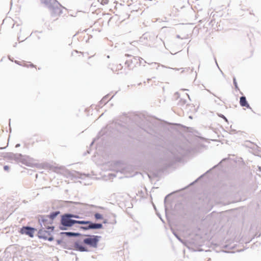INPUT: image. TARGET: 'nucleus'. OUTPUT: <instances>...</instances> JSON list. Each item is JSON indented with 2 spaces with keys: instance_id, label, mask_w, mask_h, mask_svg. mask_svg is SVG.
Segmentation results:
<instances>
[{
  "instance_id": "nucleus-1",
  "label": "nucleus",
  "mask_w": 261,
  "mask_h": 261,
  "mask_svg": "<svg viewBox=\"0 0 261 261\" xmlns=\"http://www.w3.org/2000/svg\"><path fill=\"white\" fill-rule=\"evenodd\" d=\"M192 152L193 149L187 145L174 147L171 151L167 152L163 170H166L175 163L180 162L185 156Z\"/></svg>"
},
{
  "instance_id": "nucleus-2",
  "label": "nucleus",
  "mask_w": 261,
  "mask_h": 261,
  "mask_svg": "<svg viewBox=\"0 0 261 261\" xmlns=\"http://www.w3.org/2000/svg\"><path fill=\"white\" fill-rule=\"evenodd\" d=\"M61 214L59 210L51 211L48 215H38L36 217L40 227L46 228L49 225H52L54 220Z\"/></svg>"
},
{
  "instance_id": "nucleus-3",
  "label": "nucleus",
  "mask_w": 261,
  "mask_h": 261,
  "mask_svg": "<svg viewBox=\"0 0 261 261\" xmlns=\"http://www.w3.org/2000/svg\"><path fill=\"white\" fill-rule=\"evenodd\" d=\"M67 213H65L60 216V221L59 224V228L61 230H67L73 226V219Z\"/></svg>"
},
{
  "instance_id": "nucleus-4",
  "label": "nucleus",
  "mask_w": 261,
  "mask_h": 261,
  "mask_svg": "<svg viewBox=\"0 0 261 261\" xmlns=\"http://www.w3.org/2000/svg\"><path fill=\"white\" fill-rule=\"evenodd\" d=\"M83 236L87 237L83 241V243L90 247L96 248L98 246V242L101 238L100 236L83 234Z\"/></svg>"
},
{
  "instance_id": "nucleus-5",
  "label": "nucleus",
  "mask_w": 261,
  "mask_h": 261,
  "mask_svg": "<svg viewBox=\"0 0 261 261\" xmlns=\"http://www.w3.org/2000/svg\"><path fill=\"white\" fill-rule=\"evenodd\" d=\"M61 8L65 9L57 0H53V3L51 4L48 8L51 16L55 17L60 16L62 13Z\"/></svg>"
},
{
  "instance_id": "nucleus-6",
  "label": "nucleus",
  "mask_w": 261,
  "mask_h": 261,
  "mask_svg": "<svg viewBox=\"0 0 261 261\" xmlns=\"http://www.w3.org/2000/svg\"><path fill=\"white\" fill-rule=\"evenodd\" d=\"M37 237L39 239H42L45 241L51 242L54 240L55 238L53 234H51L45 228L40 227L37 231Z\"/></svg>"
},
{
  "instance_id": "nucleus-7",
  "label": "nucleus",
  "mask_w": 261,
  "mask_h": 261,
  "mask_svg": "<svg viewBox=\"0 0 261 261\" xmlns=\"http://www.w3.org/2000/svg\"><path fill=\"white\" fill-rule=\"evenodd\" d=\"M125 56L131 58L130 59L126 60L125 62V64L127 65V67L129 69H133L136 67V65L138 64L140 65L141 64V59L143 60L142 58L137 57H132L131 55L127 54L125 55Z\"/></svg>"
},
{
  "instance_id": "nucleus-8",
  "label": "nucleus",
  "mask_w": 261,
  "mask_h": 261,
  "mask_svg": "<svg viewBox=\"0 0 261 261\" xmlns=\"http://www.w3.org/2000/svg\"><path fill=\"white\" fill-rule=\"evenodd\" d=\"M37 231V228L29 225L23 226L19 230V232L21 234H25L30 238H33L34 237V233Z\"/></svg>"
},
{
  "instance_id": "nucleus-9",
  "label": "nucleus",
  "mask_w": 261,
  "mask_h": 261,
  "mask_svg": "<svg viewBox=\"0 0 261 261\" xmlns=\"http://www.w3.org/2000/svg\"><path fill=\"white\" fill-rule=\"evenodd\" d=\"M5 158L10 160H14L17 162H19L24 164L25 160L23 158V156L21 153H14L13 152H7L4 155Z\"/></svg>"
},
{
  "instance_id": "nucleus-10",
  "label": "nucleus",
  "mask_w": 261,
  "mask_h": 261,
  "mask_svg": "<svg viewBox=\"0 0 261 261\" xmlns=\"http://www.w3.org/2000/svg\"><path fill=\"white\" fill-rule=\"evenodd\" d=\"M73 249L80 252H89L88 248L81 244L80 240L76 241L73 244H72Z\"/></svg>"
},
{
  "instance_id": "nucleus-11",
  "label": "nucleus",
  "mask_w": 261,
  "mask_h": 261,
  "mask_svg": "<svg viewBox=\"0 0 261 261\" xmlns=\"http://www.w3.org/2000/svg\"><path fill=\"white\" fill-rule=\"evenodd\" d=\"M240 104L241 107H246L248 109H251L245 96H242L240 98Z\"/></svg>"
},
{
  "instance_id": "nucleus-12",
  "label": "nucleus",
  "mask_w": 261,
  "mask_h": 261,
  "mask_svg": "<svg viewBox=\"0 0 261 261\" xmlns=\"http://www.w3.org/2000/svg\"><path fill=\"white\" fill-rule=\"evenodd\" d=\"M88 222L89 223H88L84 226H77V227L79 228L80 229H82L84 231H87L91 229L93 230L92 221L89 220Z\"/></svg>"
},
{
  "instance_id": "nucleus-13",
  "label": "nucleus",
  "mask_w": 261,
  "mask_h": 261,
  "mask_svg": "<svg viewBox=\"0 0 261 261\" xmlns=\"http://www.w3.org/2000/svg\"><path fill=\"white\" fill-rule=\"evenodd\" d=\"M150 34L149 33H145L140 38L139 41L143 43H146L145 41L150 40Z\"/></svg>"
},
{
  "instance_id": "nucleus-14",
  "label": "nucleus",
  "mask_w": 261,
  "mask_h": 261,
  "mask_svg": "<svg viewBox=\"0 0 261 261\" xmlns=\"http://www.w3.org/2000/svg\"><path fill=\"white\" fill-rule=\"evenodd\" d=\"M67 237L68 238H72V237H78L83 236V234H82L78 232H71V231H68L67 232Z\"/></svg>"
},
{
  "instance_id": "nucleus-15",
  "label": "nucleus",
  "mask_w": 261,
  "mask_h": 261,
  "mask_svg": "<svg viewBox=\"0 0 261 261\" xmlns=\"http://www.w3.org/2000/svg\"><path fill=\"white\" fill-rule=\"evenodd\" d=\"M93 230L100 229L103 228L102 223H96L92 221Z\"/></svg>"
},
{
  "instance_id": "nucleus-16",
  "label": "nucleus",
  "mask_w": 261,
  "mask_h": 261,
  "mask_svg": "<svg viewBox=\"0 0 261 261\" xmlns=\"http://www.w3.org/2000/svg\"><path fill=\"white\" fill-rule=\"evenodd\" d=\"M108 97H109V94H107V95L105 96L101 99V100L99 101L98 106L99 107H101L102 105H106L108 102V101H109L108 100Z\"/></svg>"
},
{
  "instance_id": "nucleus-17",
  "label": "nucleus",
  "mask_w": 261,
  "mask_h": 261,
  "mask_svg": "<svg viewBox=\"0 0 261 261\" xmlns=\"http://www.w3.org/2000/svg\"><path fill=\"white\" fill-rule=\"evenodd\" d=\"M218 165H215L212 168L209 169L208 170H207L205 173H204L203 174L200 175L198 178H197L195 180H194L193 182H191L190 185H194L195 183L197 182L198 181V180L199 179H200V178H202L204 175L205 174H206V173L210 172L213 169L216 168Z\"/></svg>"
},
{
  "instance_id": "nucleus-18",
  "label": "nucleus",
  "mask_w": 261,
  "mask_h": 261,
  "mask_svg": "<svg viewBox=\"0 0 261 261\" xmlns=\"http://www.w3.org/2000/svg\"><path fill=\"white\" fill-rule=\"evenodd\" d=\"M61 247L65 249H68V250L73 249L72 245H70L68 244L65 242H63V244L61 245Z\"/></svg>"
},
{
  "instance_id": "nucleus-19",
  "label": "nucleus",
  "mask_w": 261,
  "mask_h": 261,
  "mask_svg": "<svg viewBox=\"0 0 261 261\" xmlns=\"http://www.w3.org/2000/svg\"><path fill=\"white\" fill-rule=\"evenodd\" d=\"M41 3L44 4L48 8L49 5L53 3V0H40Z\"/></svg>"
},
{
  "instance_id": "nucleus-20",
  "label": "nucleus",
  "mask_w": 261,
  "mask_h": 261,
  "mask_svg": "<svg viewBox=\"0 0 261 261\" xmlns=\"http://www.w3.org/2000/svg\"><path fill=\"white\" fill-rule=\"evenodd\" d=\"M66 202L69 206H71L73 204L76 205L83 204V203L80 202H73L71 201H66Z\"/></svg>"
},
{
  "instance_id": "nucleus-21",
  "label": "nucleus",
  "mask_w": 261,
  "mask_h": 261,
  "mask_svg": "<svg viewBox=\"0 0 261 261\" xmlns=\"http://www.w3.org/2000/svg\"><path fill=\"white\" fill-rule=\"evenodd\" d=\"M94 217L96 220H102L103 218L102 215L99 213H95L94 214Z\"/></svg>"
},
{
  "instance_id": "nucleus-22",
  "label": "nucleus",
  "mask_w": 261,
  "mask_h": 261,
  "mask_svg": "<svg viewBox=\"0 0 261 261\" xmlns=\"http://www.w3.org/2000/svg\"><path fill=\"white\" fill-rule=\"evenodd\" d=\"M48 231H49V232L51 233V234H53V233L54 232V230H55V226H54V225H48L46 228H45Z\"/></svg>"
},
{
  "instance_id": "nucleus-23",
  "label": "nucleus",
  "mask_w": 261,
  "mask_h": 261,
  "mask_svg": "<svg viewBox=\"0 0 261 261\" xmlns=\"http://www.w3.org/2000/svg\"><path fill=\"white\" fill-rule=\"evenodd\" d=\"M233 84L234 85L235 89L236 90L240 91L239 88L238 87V84H237V82L236 78L235 76L233 77Z\"/></svg>"
},
{
  "instance_id": "nucleus-24",
  "label": "nucleus",
  "mask_w": 261,
  "mask_h": 261,
  "mask_svg": "<svg viewBox=\"0 0 261 261\" xmlns=\"http://www.w3.org/2000/svg\"><path fill=\"white\" fill-rule=\"evenodd\" d=\"M172 232L174 236L178 239V240H179L182 243H184V241L182 240V239H181V238L180 237V236L177 233H176L174 231H173Z\"/></svg>"
},
{
  "instance_id": "nucleus-25",
  "label": "nucleus",
  "mask_w": 261,
  "mask_h": 261,
  "mask_svg": "<svg viewBox=\"0 0 261 261\" xmlns=\"http://www.w3.org/2000/svg\"><path fill=\"white\" fill-rule=\"evenodd\" d=\"M187 100L185 99H181L178 103V105L179 106H183L186 103Z\"/></svg>"
},
{
  "instance_id": "nucleus-26",
  "label": "nucleus",
  "mask_w": 261,
  "mask_h": 261,
  "mask_svg": "<svg viewBox=\"0 0 261 261\" xmlns=\"http://www.w3.org/2000/svg\"><path fill=\"white\" fill-rule=\"evenodd\" d=\"M68 213V214L69 215L71 216L70 217H71V219H73V218L79 219V218H80V216L78 215L74 214H72V213Z\"/></svg>"
},
{
  "instance_id": "nucleus-27",
  "label": "nucleus",
  "mask_w": 261,
  "mask_h": 261,
  "mask_svg": "<svg viewBox=\"0 0 261 261\" xmlns=\"http://www.w3.org/2000/svg\"><path fill=\"white\" fill-rule=\"evenodd\" d=\"M246 143L250 144L249 145L248 144H247L246 146H248V147L251 148H254V147L255 146L256 147H257V145H255V144H254L253 143H252V142H251L250 141H246Z\"/></svg>"
},
{
  "instance_id": "nucleus-28",
  "label": "nucleus",
  "mask_w": 261,
  "mask_h": 261,
  "mask_svg": "<svg viewBox=\"0 0 261 261\" xmlns=\"http://www.w3.org/2000/svg\"><path fill=\"white\" fill-rule=\"evenodd\" d=\"M246 143L250 144L249 145L248 144H247L246 146H248V147L251 148H254V147L255 146L256 147H257V145H255V144H254L253 143H252V142H251L250 141H246Z\"/></svg>"
},
{
  "instance_id": "nucleus-29",
  "label": "nucleus",
  "mask_w": 261,
  "mask_h": 261,
  "mask_svg": "<svg viewBox=\"0 0 261 261\" xmlns=\"http://www.w3.org/2000/svg\"><path fill=\"white\" fill-rule=\"evenodd\" d=\"M102 5H106L108 4L109 0H98Z\"/></svg>"
},
{
  "instance_id": "nucleus-30",
  "label": "nucleus",
  "mask_w": 261,
  "mask_h": 261,
  "mask_svg": "<svg viewBox=\"0 0 261 261\" xmlns=\"http://www.w3.org/2000/svg\"><path fill=\"white\" fill-rule=\"evenodd\" d=\"M218 115L219 117L223 119L225 121L228 122V120H227V118L224 115H223L222 114H218Z\"/></svg>"
},
{
  "instance_id": "nucleus-31",
  "label": "nucleus",
  "mask_w": 261,
  "mask_h": 261,
  "mask_svg": "<svg viewBox=\"0 0 261 261\" xmlns=\"http://www.w3.org/2000/svg\"><path fill=\"white\" fill-rule=\"evenodd\" d=\"M56 242L57 245H60L61 246L64 241H63V238H61L60 239L57 240Z\"/></svg>"
},
{
  "instance_id": "nucleus-32",
  "label": "nucleus",
  "mask_w": 261,
  "mask_h": 261,
  "mask_svg": "<svg viewBox=\"0 0 261 261\" xmlns=\"http://www.w3.org/2000/svg\"><path fill=\"white\" fill-rule=\"evenodd\" d=\"M81 220H76L73 219V226L75 224H81Z\"/></svg>"
},
{
  "instance_id": "nucleus-33",
  "label": "nucleus",
  "mask_w": 261,
  "mask_h": 261,
  "mask_svg": "<svg viewBox=\"0 0 261 261\" xmlns=\"http://www.w3.org/2000/svg\"><path fill=\"white\" fill-rule=\"evenodd\" d=\"M89 220H81V225H85L87 224Z\"/></svg>"
},
{
  "instance_id": "nucleus-34",
  "label": "nucleus",
  "mask_w": 261,
  "mask_h": 261,
  "mask_svg": "<svg viewBox=\"0 0 261 261\" xmlns=\"http://www.w3.org/2000/svg\"><path fill=\"white\" fill-rule=\"evenodd\" d=\"M172 194V193H170V194H169L168 195H167L165 198H164V203L165 204H166V202H167V199L168 198V197H169Z\"/></svg>"
},
{
  "instance_id": "nucleus-35",
  "label": "nucleus",
  "mask_w": 261,
  "mask_h": 261,
  "mask_svg": "<svg viewBox=\"0 0 261 261\" xmlns=\"http://www.w3.org/2000/svg\"><path fill=\"white\" fill-rule=\"evenodd\" d=\"M73 172H74V173H73L72 172H71L70 173V174L72 176H73V177H75V175H74V174H80V173H79V172H76V171H74Z\"/></svg>"
},
{
  "instance_id": "nucleus-36",
  "label": "nucleus",
  "mask_w": 261,
  "mask_h": 261,
  "mask_svg": "<svg viewBox=\"0 0 261 261\" xmlns=\"http://www.w3.org/2000/svg\"><path fill=\"white\" fill-rule=\"evenodd\" d=\"M4 170L8 171L9 170V166L8 165H5L4 166Z\"/></svg>"
},
{
  "instance_id": "nucleus-37",
  "label": "nucleus",
  "mask_w": 261,
  "mask_h": 261,
  "mask_svg": "<svg viewBox=\"0 0 261 261\" xmlns=\"http://www.w3.org/2000/svg\"><path fill=\"white\" fill-rule=\"evenodd\" d=\"M67 232H68V231H62V232H61L60 233V234L61 236H66V237H67Z\"/></svg>"
},
{
  "instance_id": "nucleus-38",
  "label": "nucleus",
  "mask_w": 261,
  "mask_h": 261,
  "mask_svg": "<svg viewBox=\"0 0 261 261\" xmlns=\"http://www.w3.org/2000/svg\"><path fill=\"white\" fill-rule=\"evenodd\" d=\"M156 214L158 215V216L160 218V219L162 220V221L164 223V221L163 219L162 218L161 215H160V214L159 213H158V212H156Z\"/></svg>"
},
{
  "instance_id": "nucleus-39",
  "label": "nucleus",
  "mask_w": 261,
  "mask_h": 261,
  "mask_svg": "<svg viewBox=\"0 0 261 261\" xmlns=\"http://www.w3.org/2000/svg\"><path fill=\"white\" fill-rule=\"evenodd\" d=\"M121 164V162L120 161H117L115 163V165L116 167L119 166Z\"/></svg>"
},
{
  "instance_id": "nucleus-40",
  "label": "nucleus",
  "mask_w": 261,
  "mask_h": 261,
  "mask_svg": "<svg viewBox=\"0 0 261 261\" xmlns=\"http://www.w3.org/2000/svg\"><path fill=\"white\" fill-rule=\"evenodd\" d=\"M193 133L196 136H197L198 135L200 134L199 133L198 131H197V130H195L194 132H193Z\"/></svg>"
},
{
  "instance_id": "nucleus-41",
  "label": "nucleus",
  "mask_w": 261,
  "mask_h": 261,
  "mask_svg": "<svg viewBox=\"0 0 261 261\" xmlns=\"http://www.w3.org/2000/svg\"><path fill=\"white\" fill-rule=\"evenodd\" d=\"M117 68H118V69H121L122 68V66L121 64H120L119 65H118L117 66Z\"/></svg>"
},
{
  "instance_id": "nucleus-42",
  "label": "nucleus",
  "mask_w": 261,
  "mask_h": 261,
  "mask_svg": "<svg viewBox=\"0 0 261 261\" xmlns=\"http://www.w3.org/2000/svg\"><path fill=\"white\" fill-rule=\"evenodd\" d=\"M119 171L120 172L122 173V172H123L124 171V169H123V168H121V169H119Z\"/></svg>"
},
{
  "instance_id": "nucleus-43",
  "label": "nucleus",
  "mask_w": 261,
  "mask_h": 261,
  "mask_svg": "<svg viewBox=\"0 0 261 261\" xmlns=\"http://www.w3.org/2000/svg\"><path fill=\"white\" fill-rule=\"evenodd\" d=\"M94 142H95V139H94V140H93L92 141V142L90 143V146H92L94 144Z\"/></svg>"
},
{
  "instance_id": "nucleus-44",
  "label": "nucleus",
  "mask_w": 261,
  "mask_h": 261,
  "mask_svg": "<svg viewBox=\"0 0 261 261\" xmlns=\"http://www.w3.org/2000/svg\"><path fill=\"white\" fill-rule=\"evenodd\" d=\"M219 70L221 72V73L222 74V76H223L224 77L225 75L224 73L223 72V71L220 69V68H219Z\"/></svg>"
},
{
  "instance_id": "nucleus-45",
  "label": "nucleus",
  "mask_w": 261,
  "mask_h": 261,
  "mask_svg": "<svg viewBox=\"0 0 261 261\" xmlns=\"http://www.w3.org/2000/svg\"><path fill=\"white\" fill-rule=\"evenodd\" d=\"M175 95L177 96V97H179V94L178 92H176L175 93Z\"/></svg>"
},
{
  "instance_id": "nucleus-46",
  "label": "nucleus",
  "mask_w": 261,
  "mask_h": 261,
  "mask_svg": "<svg viewBox=\"0 0 261 261\" xmlns=\"http://www.w3.org/2000/svg\"><path fill=\"white\" fill-rule=\"evenodd\" d=\"M103 224L108 223V220L107 219H105L103 221Z\"/></svg>"
},
{
  "instance_id": "nucleus-47",
  "label": "nucleus",
  "mask_w": 261,
  "mask_h": 261,
  "mask_svg": "<svg viewBox=\"0 0 261 261\" xmlns=\"http://www.w3.org/2000/svg\"><path fill=\"white\" fill-rule=\"evenodd\" d=\"M20 146V144L19 143H18L16 145H15V147L16 148H17V147H19Z\"/></svg>"
},
{
  "instance_id": "nucleus-48",
  "label": "nucleus",
  "mask_w": 261,
  "mask_h": 261,
  "mask_svg": "<svg viewBox=\"0 0 261 261\" xmlns=\"http://www.w3.org/2000/svg\"><path fill=\"white\" fill-rule=\"evenodd\" d=\"M215 62H216V64L217 66V67H218V68L219 69L220 68H219V66H218V63H217V60H216V58H215Z\"/></svg>"
},
{
  "instance_id": "nucleus-49",
  "label": "nucleus",
  "mask_w": 261,
  "mask_h": 261,
  "mask_svg": "<svg viewBox=\"0 0 261 261\" xmlns=\"http://www.w3.org/2000/svg\"><path fill=\"white\" fill-rule=\"evenodd\" d=\"M90 153V150H87V152L84 153V155H86L87 153L89 154Z\"/></svg>"
},
{
  "instance_id": "nucleus-50",
  "label": "nucleus",
  "mask_w": 261,
  "mask_h": 261,
  "mask_svg": "<svg viewBox=\"0 0 261 261\" xmlns=\"http://www.w3.org/2000/svg\"><path fill=\"white\" fill-rule=\"evenodd\" d=\"M30 66L31 67H35V65H34L33 64H30Z\"/></svg>"
},
{
  "instance_id": "nucleus-51",
  "label": "nucleus",
  "mask_w": 261,
  "mask_h": 261,
  "mask_svg": "<svg viewBox=\"0 0 261 261\" xmlns=\"http://www.w3.org/2000/svg\"><path fill=\"white\" fill-rule=\"evenodd\" d=\"M153 176H154V177H157V176H158V174H157V173H154V174H153Z\"/></svg>"
},
{
  "instance_id": "nucleus-52",
  "label": "nucleus",
  "mask_w": 261,
  "mask_h": 261,
  "mask_svg": "<svg viewBox=\"0 0 261 261\" xmlns=\"http://www.w3.org/2000/svg\"><path fill=\"white\" fill-rule=\"evenodd\" d=\"M153 207H154V208L155 211L156 212H157L156 208L154 204H153Z\"/></svg>"
},
{
  "instance_id": "nucleus-53",
  "label": "nucleus",
  "mask_w": 261,
  "mask_h": 261,
  "mask_svg": "<svg viewBox=\"0 0 261 261\" xmlns=\"http://www.w3.org/2000/svg\"><path fill=\"white\" fill-rule=\"evenodd\" d=\"M176 38H180V36L179 35H176Z\"/></svg>"
},
{
  "instance_id": "nucleus-54",
  "label": "nucleus",
  "mask_w": 261,
  "mask_h": 261,
  "mask_svg": "<svg viewBox=\"0 0 261 261\" xmlns=\"http://www.w3.org/2000/svg\"><path fill=\"white\" fill-rule=\"evenodd\" d=\"M16 45H17V43H15L14 44L13 46H14V47H16Z\"/></svg>"
},
{
  "instance_id": "nucleus-55",
  "label": "nucleus",
  "mask_w": 261,
  "mask_h": 261,
  "mask_svg": "<svg viewBox=\"0 0 261 261\" xmlns=\"http://www.w3.org/2000/svg\"><path fill=\"white\" fill-rule=\"evenodd\" d=\"M98 207H99V208H100V209H103V208H104V207H101V206H99Z\"/></svg>"
},
{
  "instance_id": "nucleus-56",
  "label": "nucleus",
  "mask_w": 261,
  "mask_h": 261,
  "mask_svg": "<svg viewBox=\"0 0 261 261\" xmlns=\"http://www.w3.org/2000/svg\"><path fill=\"white\" fill-rule=\"evenodd\" d=\"M19 38H20V36L19 35V36H18V37H17V39H18V40H19Z\"/></svg>"
},
{
  "instance_id": "nucleus-57",
  "label": "nucleus",
  "mask_w": 261,
  "mask_h": 261,
  "mask_svg": "<svg viewBox=\"0 0 261 261\" xmlns=\"http://www.w3.org/2000/svg\"><path fill=\"white\" fill-rule=\"evenodd\" d=\"M6 147H0V149H5Z\"/></svg>"
},
{
  "instance_id": "nucleus-58",
  "label": "nucleus",
  "mask_w": 261,
  "mask_h": 261,
  "mask_svg": "<svg viewBox=\"0 0 261 261\" xmlns=\"http://www.w3.org/2000/svg\"><path fill=\"white\" fill-rule=\"evenodd\" d=\"M15 63H17V64H19V62H18V61H15Z\"/></svg>"
},
{
  "instance_id": "nucleus-59",
  "label": "nucleus",
  "mask_w": 261,
  "mask_h": 261,
  "mask_svg": "<svg viewBox=\"0 0 261 261\" xmlns=\"http://www.w3.org/2000/svg\"><path fill=\"white\" fill-rule=\"evenodd\" d=\"M187 96H188V98H189V99H190V96L189 94H187Z\"/></svg>"
},
{
  "instance_id": "nucleus-60",
  "label": "nucleus",
  "mask_w": 261,
  "mask_h": 261,
  "mask_svg": "<svg viewBox=\"0 0 261 261\" xmlns=\"http://www.w3.org/2000/svg\"><path fill=\"white\" fill-rule=\"evenodd\" d=\"M107 58H108V59H109V58H110V56H109V55H108V56H107Z\"/></svg>"
},
{
  "instance_id": "nucleus-61",
  "label": "nucleus",
  "mask_w": 261,
  "mask_h": 261,
  "mask_svg": "<svg viewBox=\"0 0 261 261\" xmlns=\"http://www.w3.org/2000/svg\"><path fill=\"white\" fill-rule=\"evenodd\" d=\"M10 121H11V119H9V125L10 126Z\"/></svg>"
},
{
  "instance_id": "nucleus-62",
  "label": "nucleus",
  "mask_w": 261,
  "mask_h": 261,
  "mask_svg": "<svg viewBox=\"0 0 261 261\" xmlns=\"http://www.w3.org/2000/svg\"><path fill=\"white\" fill-rule=\"evenodd\" d=\"M148 177H149V178H151V176H150V175H148Z\"/></svg>"
},
{
  "instance_id": "nucleus-63",
  "label": "nucleus",
  "mask_w": 261,
  "mask_h": 261,
  "mask_svg": "<svg viewBox=\"0 0 261 261\" xmlns=\"http://www.w3.org/2000/svg\"><path fill=\"white\" fill-rule=\"evenodd\" d=\"M150 80V79H147V81H149Z\"/></svg>"
},
{
  "instance_id": "nucleus-64",
  "label": "nucleus",
  "mask_w": 261,
  "mask_h": 261,
  "mask_svg": "<svg viewBox=\"0 0 261 261\" xmlns=\"http://www.w3.org/2000/svg\"><path fill=\"white\" fill-rule=\"evenodd\" d=\"M91 206H92V207H94V206H95V205H91Z\"/></svg>"
}]
</instances>
